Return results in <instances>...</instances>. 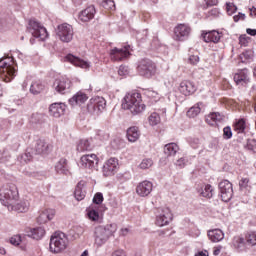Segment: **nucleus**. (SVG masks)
<instances>
[{"instance_id":"obj_17","label":"nucleus","mask_w":256,"mask_h":256,"mask_svg":"<svg viewBox=\"0 0 256 256\" xmlns=\"http://www.w3.org/2000/svg\"><path fill=\"white\" fill-rule=\"evenodd\" d=\"M153 191V183L151 181H142L136 187V193L139 197H148Z\"/></svg>"},{"instance_id":"obj_19","label":"nucleus","mask_w":256,"mask_h":256,"mask_svg":"<svg viewBox=\"0 0 256 256\" xmlns=\"http://www.w3.org/2000/svg\"><path fill=\"white\" fill-rule=\"evenodd\" d=\"M234 81L238 87H247L249 84V70L247 69H242L239 70L235 75H234Z\"/></svg>"},{"instance_id":"obj_56","label":"nucleus","mask_w":256,"mask_h":256,"mask_svg":"<svg viewBox=\"0 0 256 256\" xmlns=\"http://www.w3.org/2000/svg\"><path fill=\"white\" fill-rule=\"evenodd\" d=\"M74 232L76 233L77 237H81L85 233V228L83 226H75Z\"/></svg>"},{"instance_id":"obj_50","label":"nucleus","mask_w":256,"mask_h":256,"mask_svg":"<svg viewBox=\"0 0 256 256\" xmlns=\"http://www.w3.org/2000/svg\"><path fill=\"white\" fill-rule=\"evenodd\" d=\"M226 11L228 15H233V13H237V6L233 3H226Z\"/></svg>"},{"instance_id":"obj_9","label":"nucleus","mask_w":256,"mask_h":256,"mask_svg":"<svg viewBox=\"0 0 256 256\" xmlns=\"http://www.w3.org/2000/svg\"><path fill=\"white\" fill-rule=\"evenodd\" d=\"M173 220V214L168 207L159 208L156 214V225L158 227H165Z\"/></svg>"},{"instance_id":"obj_14","label":"nucleus","mask_w":256,"mask_h":256,"mask_svg":"<svg viewBox=\"0 0 256 256\" xmlns=\"http://www.w3.org/2000/svg\"><path fill=\"white\" fill-rule=\"evenodd\" d=\"M191 34V27L187 24H179L174 28L175 41H186Z\"/></svg>"},{"instance_id":"obj_32","label":"nucleus","mask_w":256,"mask_h":256,"mask_svg":"<svg viewBox=\"0 0 256 256\" xmlns=\"http://www.w3.org/2000/svg\"><path fill=\"white\" fill-rule=\"evenodd\" d=\"M45 236V228L43 227H37L30 230L28 233V237H32V239H36L39 241V239H43Z\"/></svg>"},{"instance_id":"obj_37","label":"nucleus","mask_w":256,"mask_h":256,"mask_svg":"<svg viewBox=\"0 0 256 256\" xmlns=\"http://www.w3.org/2000/svg\"><path fill=\"white\" fill-rule=\"evenodd\" d=\"M43 89H45V86L41 82H34L30 86V92L33 95H39Z\"/></svg>"},{"instance_id":"obj_43","label":"nucleus","mask_w":256,"mask_h":256,"mask_svg":"<svg viewBox=\"0 0 256 256\" xmlns=\"http://www.w3.org/2000/svg\"><path fill=\"white\" fill-rule=\"evenodd\" d=\"M160 122H161V117L156 112L152 113L149 116L150 125H152V126L159 125Z\"/></svg>"},{"instance_id":"obj_23","label":"nucleus","mask_w":256,"mask_h":256,"mask_svg":"<svg viewBox=\"0 0 256 256\" xmlns=\"http://www.w3.org/2000/svg\"><path fill=\"white\" fill-rule=\"evenodd\" d=\"M95 13H97V10H95V6L90 5L80 12L79 20L82 21V23H88V21L94 19Z\"/></svg>"},{"instance_id":"obj_46","label":"nucleus","mask_w":256,"mask_h":256,"mask_svg":"<svg viewBox=\"0 0 256 256\" xmlns=\"http://www.w3.org/2000/svg\"><path fill=\"white\" fill-rule=\"evenodd\" d=\"M252 55H253V52H251V50H246L240 54V56H239L240 61L242 63H247V61H249V59H251Z\"/></svg>"},{"instance_id":"obj_25","label":"nucleus","mask_w":256,"mask_h":256,"mask_svg":"<svg viewBox=\"0 0 256 256\" xmlns=\"http://www.w3.org/2000/svg\"><path fill=\"white\" fill-rule=\"evenodd\" d=\"M202 38L205 43H219L221 41V34L217 30L202 33Z\"/></svg>"},{"instance_id":"obj_42","label":"nucleus","mask_w":256,"mask_h":256,"mask_svg":"<svg viewBox=\"0 0 256 256\" xmlns=\"http://www.w3.org/2000/svg\"><path fill=\"white\" fill-rule=\"evenodd\" d=\"M234 128H235V131H237L238 133H245V129H246L245 119H240L236 121Z\"/></svg>"},{"instance_id":"obj_7","label":"nucleus","mask_w":256,"mask_h":256,"mask_svg":"<svg viewBox=\"0 0 256 256\" xmlns=\"http://www.w3.org/2000/svg\"><path fill=\"white\" fill-rule=\"evenodd\" d=\"M56 35L62 43H71L74 35L73 26L68 23L58 25Z\"/></svg>"},{"instance_id":"obj_64","label":"nucleus","mask_w":256,"mask_h":256,"mask_svg":"<svg viewBox=\"0 0 256 256\" xmlns=\"http://www.w3.org/2000/svg\"><path fill=\"white\" fill-rule=\"evenodd\" d=\"M209 15L217 16L219 15V9L214 8L209 12Z\"/></svg>"},{"instance_id":"obj_40","label":"nucleus","mask_w":256,"mask_h":256,"mask_svg":"<svg viewBox=\"0 0 256 256\" xmlns=\"http://www.w3.org/2000/svg\"><path fill=\"white\" fill-rule=\"evenodd\" d=\"M87 216L90 221H99V212L94 210L93 207L87 209Z\"/></svg>"},{"instance_id":"obj_51","label":"nucleus","mask_w":256,"mask_h":256,"mask_svg":"<svg viewBox=\"0 0 256 256\" xmlns=\"http://www.w3.org/2000/svg\"><path fill=\"white\" fill-rule=\"evenodd\" d=\"M233 137V131H231V127L226 126L223 129V138L224 139H231Z\"/></svg>"},{"instance_id":"obj_39","label":"nucleus","mask_w":256,"mask_h":256,"mask_svg":"<svg viewBox=\"0 0 256 256\" xmlns=\"http://www.w3.org/2000/svg\"><path fill=\"white\" fill-rule=\"evenodd\" d=\"M246 245L250 247H255L256 245V232H250L246 235Z\"/></svg>"},{"instance_id":"obj_29","label":"nucleus","mask_w":256,"mask_h":256,"mask_svg":"<svg viewBox=\"0 0 256 256\" xmlns=\"http://www.w3.org/2000/svg\"><path fill=\"white\" fill-rule=\"evenodd\" d=\"M55 171L60 175H67L69 173V165L67 164V159L61 158L55 165Z\"/></svg>"},{"instance_id":"obj_20","label":"nucleus","mask_w":256,"mask_h":256,"mask_svg":"<svg viewBox=\"0 0 256 256\" xmlns=\"http://www.w3.org/2000/svg\"><path fill=\"white\" fill-rule=\"evenodd\" d=\"M67 109V105L65 103H53L49 107V113L52 117L59 119V117L65 115V110Z\"/></svg>"},{"instance_id":"obj_13","label":"nucleus","mask_w":256,"mask_h":256,"mask_svg":"<svg viewBox=\"0 0 256 256\" xmlns=\"http://www.w3.org/2000/svg\"><path fill=\"white\" fill-rule=\"evenodd\" d=\"M130 47L127 45L122 48H113L110 50V58L112 61H125L131 55V52H129Z\"/></svg>"},{"instance_id":"obj_16","label":"nucleus","mask_w":256,"mask_h":256,"mask_svg":"<svg viewBox=\"0 0 256 256\" xmlns=\"http://www.w3.org/2000/svg\"><path fill=\"white\" fill-rule=\"evenodd\" d=\"M97 165H99V158L95 154H86L80 159V167L84 169H97Z\"/></svg>"},{"instance_id":"obj_24","label":"nucleus","mask_w":256,"mask_h":256,"mask_svg":"<svg viewBox=\"0 0 256 256\" xmlns=\"http://www.w3.org/2000/svg\"><path fill=\"white\" fill-rule=\"evenodd\" d=\"M66 61H68L69 63H72V65H75V67H81L82 69H89V67H91V65L89 64V62L76 57L73 54H68L65 57Z\"/></svg>"},{"instance_id":"obj_27","label":"nucleus","mask_w":256,"mask_h":256,"mask_svg":"<svg viewBox=\"0 0 256 256\" xmlns=\"http://www.w3.org/2000/svg\"><path fill=\"white\" fill-rule=\"evenodd\" d=\"M208 237L212 243H219V241H223V239H225V234L221 229H214L208 231Z\"/></svg>"},{"instance_id":"obj_53","label":"nucleus","mask_w":256,"mask_h":256,"mask_svg":"<svg viewBox=\"0 0 256 256\" xmlns=\"http://www.w3.org/2000/svg\"><path fill=\"white\" fill-rule=\"evenodd\" d=\"M239 187L240 189H247L249 187V178H242L239 181Z\"/></svg>"},{"instance_id":"obj_5","label":"nucleus","mask_w":256,"mask_h":256,"mask_svg":"<svg viewBox=\"0 0 256 256\" xmlns=\"http://www.w3.org/2000/svg\"><path fill=\"white\" fill-rule=\"evenodd\" d=\"M17 199H19V191L15 184H6L0 188V201L2 205L12 203L13 201H17Z\"/></svg>"},{"instance_id":"obj_4","label":"nucleus","mask_w":256,"mask_h":256,"mask_svg":"<svg viewBox=\"0 0 256 256\" xmlns=\"http://www.w3.org/2000/svg\"><path fill=\"white\" fill-rule=\"evenodd\" d=\"M68 243L69 240L65 233L56 232L50 239V251H52V253H61V251H65V249H67Z\"/></svg>"},{"instance_id":"obj_3","label":"nucleus","mask_w":256,"mask_h":256,"mask_svg":"<svg viewBox=\"0 0 256 256\" xmlns=\"http://www.w3.org/2000/svg\"><path fill=\"white\" fill-rule=\"evenodd\" d=\"M136 69L138 75L146 79H151L157 73V65L149 58L141 59Z\"/></svg>"},{"instance_id":"obj_35","label":"nucleus","mask_w":256,"mask_h":256,"mask_svg":"<svg viewBox=\"0 0 256 256\" xmlns=\"http://www.w3.org/2000/svg\"><path fill=\"white\" fill-rule=\"evenodd\" d=\"M179 151V146L176 143H169L164 146V153L167 157H173Z\"/></svg>"},{"instance_id":"obj_55","label":"nucleus","mask_w":256,"mask_h":256,"mask_svg":"<svg viewBox=\"0 0 256 256\" xmlns=\"http://www.w3.org/2000/svg\"><path fill=\"white\" fill-rule=\"evenodd\" d=\"M10 243H11V245H15L16 247L18 245H21V236H13V237H11Z\"/></svg>"},{"instance_id":"obj_47","label":"nucleus","mask_w":256,"mask_h":256,"mask_svg":"<svg viewBox=\"0 0 256 256\" xmlns=\"http://www.w3.org/2000/svg\"><path fill=\"white\" fill-rule=\"evenodd\" d=\"M33 150H27L26 153H24L21 156V161H23L24 163H29V161H31V159H33Z\"/></svg>"},{"instance_id":"obj_34","label":"nucleus","mask_w":256,"mask_h":256,"mask_svg":"<svg viewBox=\"0 0 256 256\" xmlns=\"http://www.w3.org/2000/svg\"><path fill=\"white\" fill-rule=\"evenodd\" d=\"M88 97L86 94L77 93L75 96L69 99L70 105H83L87 101Z\"/></svg>"},{"instance_id":"obj_33","label":"nucleus","mask_w":256,"mask_h":256,"mask_svg":"<svg viewBox=\"0 0 256 256\" xmlns=\"http://www.w3.org/2000/svg\"><path fill=\"white\" fill-rule=\"evenodd\" d=\"M139 128L137 126H132L127 130V139L130 143H135L139 139Z\"/></svg>"},{"instance_id":"obj_61","label":"nucleus","mask_w":256,"mask_h":256,"mask_svg":"<svg viewBox=\"0 0 256 256\" xmlns=\"http://www.w3.org/2000/svg\"><path fill=\"white\" fill-rule=\"evenodd\" d=\"M246 33L250 35L251 37H255L256 35V29L247 28Z\"/></svg>"},{"instance_id":"obj_22","label":"nucleus","mask_w":256,"mask_h":256,"mask_svg":"<svg viewBox=\"0 0 256 256\" xmlns=\"http://www.w3.org/2000/svg\"><path fill=\"white\" fill-rule=\"evenodd\" d=\"M179 91L182 95L187 97L189 95H193V93L197 91V86H195V83L192 81L184 80L180 83Z\"/></svg>"},{"instance_id":"obj_60","label":"nucleus","mask_w":256,"mask_h":256,"mask_svg":"<svg viewBox=\"0 0 256 256\" xmlns=\"http://www.w3.org/2000/svg\"><path fill=\"white\" fill-rule=\"evenodd\" d=\"M112 256H126L125 251L123 250H116L112 253Z\"/></svg>"},{"instance_id":"obj_15","label":"nucleus","mask_w":256,"mask_h":256,"mask_svg":"<svg viewBox=\"0 0 256 256\" xmlns=\"http://www.w3.org/2000/svg\"><path fill=\"white\" fill-rule=\"evenodd\" d=\"M117 169H119V160L117 158H110L103 165V176L111 177V175L117 173Z\"/></svg>"},{"instance_id":"obj_2","label":"nucleus","mask_w":256,"mask_h":256,"mask_svg":"<svg viewBox=\"0 0 256 256\" xmlns=\"http://www.w3.org/2000/svg\"><path fill=\"white\" fill-rule=\"evenodd\" d=\"M116 232L117 224L115 223L105 226H96L94 229L95 245H97V247H102V245H105V243H107V241H109V239L113 237V234H115Z\"/></svg>"},{"instance_id":"obj_63","label":"nucleus","mask_w":256,"mask_h":256,"mask_svg":"<svg viewBox=\"0 0 256 256\" xmlns=\"http://www.w3.org/2000/svg\"><path fill=\"white\" fill-rule=\"evenodd\" d=\"M239 41L241 45L247 46V38L245 36H240Z\"/></svg>"},{"instance_id":"obj_41","label":"nucleus","mask_w":256,"mask_h":256,"mask_svg":"<svg viewBox=\"0 0 256 256\" xmlns=\"http://www.w3.org/2000/svg\"><path fill=\"white\" fill-rule=\"evenodd\" d=\"M201 195L202 197L211 199V197H213V186H211V184L205 185L204 189L201 192Z\"/></svg>"},{"instance_id":"obj_8","label":"nucleus","mask_w":256,"mask_h":256,"mask_svg":"<svg viewBox=\"0 0 256 256\" xmlns=\"http://www.w3.org/2000/svg\"><path fill=\"white\" fill-rule=\"evenodd\" d=\"M221 200L224 203H229L230 199H233V184L229 180H222L218 184Z\"/></svg>"},{"instance_id":"obj_11","label":"nucleus","mask_w":256,"mask_h":256,"mask_svg":"<svg viewBox=\"0 0 256 256\" xmlns=\"http://www.w3.org/2000/svg\"><path fill=\"white\" fill-rule=\"evenodd\" d=\"M32 155H49L53 150V145L45 142L43 139L35 141L34 146L31 148Z\"/></svg>"},{"instance_id":"obj_21","label":"nucleus","mask_w":256,"mask_h":256,"mask_svg":"<svg viewBox=\"0 0 256 256\" xmlns=\"http://www.w3.org/2000/svg\"><path fill=\"white\" fill-rule=\"evenodd\" d=\"M9 62L5 61V58H2L0 60V68L4 70V73H7V75L9 77H11V79H13L15 77V75H17V69L15 68V66H13V58H7Z\"/></svg>"},{"instance_id":"obj_6","label":"nucleus","mask_w":256,"mask_h":256,"mask_svg":"<svg viewBox=\"0 0 256 256\" xmlns=\"http://www.w3.org/2000/svg\"><path fill=\"white\" fill-rule=\"evenodd\" d=\"M28 25L29 27L27 28V31H29L32 37H35V39L45 41V39L49 37V32H47V28L39 23V21L31 19Z\"/></svg>"},{"instance_id":"obj_1","label":"nucleus","mask_w":256,"mask_h":256,"mask_svg":"<svg viewBox=\"0 0 256 256\" xmlns=\"http://www.w3.org/2000/svg\"><path fill=\"white\" fill-rule=\"evenodd\" d=\"M122 107L130 111L132 115H139V113H143L145 111V105L143 103L141 93L137 91L127 93L122 101Z\"/></svg>"},{"instance_id":"obj_18","label":"nucleus","mask_w":256,"mask_h":256,"mask_svg":"<svg viewBox=\"0 0 256 256\" xmlns=\"http://www.w3.org/2000/svg\"><path fill=\"white\" fill-rule=\"evenodd\" d=\"M4 206L8 208V211H17V213H26V211H29V201L27 200H21L16 204L7 202L4 203Z\"/></svg>"},{"instance_id":"obj_48","label":"nucleus","mask_w":256,"mask_h":256,"mask_svg":"<svg viewBox=\"0 0 256 256\" xmlns=\"http://www.w3.org/2000/svg\"><path fill=\"white\" fill-rule=\"evenodd\" d=\"M153 166V160L151 159H144L140 163V169H149V167Z\"/></svg>"},{"instance_id":"obj_52","label":"nucleus","mask_w":256,"mask_h":256,"mask_svg":"<svg viewBox=\"0 0 256 256\" xmlns=\"http://www.w3.org/2000/svg\"><path fill=\"white\" fill-rule=\"evenodd\" d=\"M118 75H120V77H125V75H129V67L121 65L118 69Z\"/></svg>"},{"instance_id":"obj_58","label":"nucleus","mask_w":256,"mask_h":256,"mask_svg":"<svg viewBox=\"0 0 256 256\" xmlns=\"http://www.w3.org/2000/svg\"><path fill=\"white\" fill-rule=\"evenodd\" d=\"M186 163H187V160H185V158H180L176 161L177 167H180V168L185 167Z\"/></svg>"},{"instance_id":"obj_44","label":"nucleus","mask_w":256,"mask_h":256,"mask_svg":"<svg viewBox=\"0 0 256 256\" xmlns=\"http://www.w3.org/2000/svg\"><path fill=\"white\" fill-rule=\"evenodd\" d=\"M102 7L108 11H115V1L113 0H103Z\"/></svg>"},{"instance_id":"obj_12","label":"nucleus","mask_w":256,"mask_h":256,"mask_svg":"<svg viewBox=\"0 0 256 256\" xmlns=\"http://www.w3.org/2000/svg\"><path fill=\"white\" fill-rule=\"evenodd\" d=\"M52 87L56 93L65 95V93H69V90L71 89V80L64 77L57 78Z\"/></svg>"},{"instance_id":"obj_31","label":"nucleus","mask_w":256,"mask_h":256,"mask_svg":"<svg viewBox=\"0 0 256 256\" xmlns=\"http://www.w3.org/2000/svg\"><path fill=\"white\" fill-rule=\"evenodd\" d=\"M224 119L225 116L223 114L219 112H212L207 116L206 121L210 125H213V123H221V121H224Z\"/></svg>"},{"instance_id":"obj_30","label":"nucleus","mask_w":256,"mask_h":256,"mask_svg":"<svg viewBox=\"0 0 256 256\" xmlns=\"http://www.w3.org/2000/svg\"><path fill=\"white\" fill-rule=\"evenodd\" d=\"M232 245L237 251H245L247 249V240L241 236H236L232 240Z\"/></svg>"},{"instance_id":"obj_59","label":"nucleus","mask_w":256,"mask_h":256,"mask_svg":"<svg viewBox=\"0 0 256 256\" xmlns=\"http://www.w3.org/2000/svg\"><path fill=\"white\" fill-rule=\"evenodd\" d=\"M219 3V0H207L206 5L207 7H213Z\"/></svg>"},{"instance_id":"obj_36","label":"nucleus","mask_w":256,"mask_h":256,"mask_svg":"<svg viewBox=\"0 0 256 256\" xmlns=\"http://www.w3.org/2000/svg\"><path fill=\"white\" fill-rule=\"evenodd\" d=\"M201 105H203V103H197L194 106H192L187 111V117H190L192 119L197 117V115H199V113H201Z\"/></svg>"},{"instance_id":"obj_57","label":"nucleus","mask_w":256,"mask_h":256,"mask_svg":"<svg viewBox=\"0 0 256 256\" xmlns=\"http://www.w3.org/2000/svg\"><path fill=\"white\" fill-rule=\"evenodd\" d=\"M233 20L235 21V23H238V21H245V14L244 13H241L239 12L238 15H235L233 17Z\"/></svg>"},{"instance_id":"obj_38","label":"nucleus","mask_w":256,"mask_h":256,"mask_svg":"<svg viewBox=\"0 0 256 256\" xmlns=\"http://www.w3.org/2000/svg\"><path fill=\"white\" fill-rule=\"evenodd\" d=\"M78 151H91V143L87 139L80 140L78 146Z\"/></svg>"},{"instance_id":"obj_49","label":"nucleus","mask_w":256,"mask_h":256,"mask_svg":"<svg viewBox=\"0 0 256 256\" xmlns=\"http://www.w3.org/2000/svg\"><path fill=\"white\" fill-rule=\"evenodd\" d=\"M93 203L95 205H101V203H103V193L101 192L96 193L93 197Z\"/></svg>"},{"instance_id":"obj_45","label":"nucleus","mask_w":256,"mask_h":256,"mask_svg":"<svg viewBox=\"0 0 256 256\" xmlns=\"http://www.w3.org/2000/svg\"><path fill=\"white\" fill-rule=\"evenodd\" d=\"M245 149L251 151V153H256V140L255 139H248L245 145Z\"/></svg>"},{"instance_id":"obj_54","label":"nucleus","mask_w":256,"mask_h":256,"mask_svg":"<svg viewBox=\"0 0 256 256\" xmlns=\"http://www.w3.org/2000/svg\"><path fill=\"white\" fill-rule=\"evenodd\" d=\"M188 62L190 65H197L199 63V56L198 55H190L188 58Z\"/></svg>"},{"instance_id":"obj_28","label":"nucleus","mask_w":256,"mask_h":256,"mask_svg":"<svg viewBox=\"0 0 256 256\" xmlns=\"http://www.w3.org/2000/svg\"><path fill=\"white\" fill-rule=\"evenodd\" d=\"M55 213H56L55 209L44 210L37 218L38 223L43 224V223H47V221H51V219L55 217Z\"/></svg>"},{"instance_id":"obj_10","label":"nucleus","mask_w":256,"mask_h":256,"mask_svg":"<svg viewBox=\"0 0 256 256\" xmlns=\"http://www.w3.org/2000/svg\"><path fill=\"white\" fill-rule=\"evenodd\" d=\"M105 105H107L105 98H92L87 105L88 113L91 115H99V113L105 109Z\"/></svg>"},{"instance_id":"obj_62","label":"nucleus","mask_w":256,"mask_h":256,"mask_svg":"<svg viewBox=\"0 0 256 256\" xmlns=\"http://www.w3.org/2000/svg\"><path fill=\"white\" fill-rule=\"evenodd\" d=\"M221 249H223L222 246H216L214 247V250H213V255L217 256L221 253Z\"/></svg>"},{"instance_id":"obj_26","label":"nucleus","mask_w":256,"mask_h":256,"mask_svg":"<svg viewBox=\"0 0 256 256\" xmlns=\"http://www.w3.org/2000/svg\"><path fill=\"white\" fill-rule=\"evenodd\" d=\"M85 195H87V191L85 190V181H80L75 188L74 197L77 201H83L85 199Z\"/></svg>"}]
</instances>
